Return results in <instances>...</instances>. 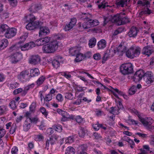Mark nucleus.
Masks as SVG:
<instances>
[{"mask_svg": "<svg viewBox=\"0 0 154 154\" xmlns=\"http://www.w3.org/2000/svg\"><path fill=\"white\" fill-rule=\"evenodd\" d=\"M51 38L54 39L51 40V38L47 36L41 38L43 45H43L42 47V51L44 53H51L54 52L57 49L58 46V42L57 39H59V36L56 35H53Z\"/></svg>", "mask_w": 154, "mask_h": 154, "instance_id": "obj_1", "label": "nucleus"}, {"mask_svg": "<svg viewBox=\"0 0 154 154\" xmlns=\"http://www.w3.org/2000/svg\"><path fill=\"white\" fill-rule=\"evenodd\" d=\"M24 19L28 23L26 26L27 29L31 30L39 27L40 23L38 21L35 20L37 18L33 14H30L27 15L24 17Z\"/></svg>", "mask_w": 154, "mask_h": 154, "instance_id": "obj_2", "label": "nucleus"}, {"mask_svg": "<svg viewBox=\"0 0 154 154\" xmlns=\"http://www.w3.org/2000/svg\"><path fill=\"white\" fill-rule=\"evenodd\" d=\"M125 15V13H120L117 14L113 16L112 19L111 21L116 23L118 25H121L129 23V21L127 17L124 16Z\"/></svg>", "mask_w": 154, "mask_h": 154, "instance_id": "obj_3", "label": "nucleus"}, {"mask_svg": "<svg viewBox=\"0 0 154 154\" xmlns=\"http://www.w3.org/2000/svg\"><path fill=\"white\" fill-rule=\"evenodd\" d=\"M120 72L124 75H128L133 72V66L130 63L122 64L120 67Z\"/></svg>", "mask_w": 154, "mask_h": 154, "instance_id": "obj_4", "label": "nucleus"}, {"mask_svg": "<svg viewBox=\"0 0 154 154\" xmlns=\"http://www.w3.org/2000/svg\"><path fill=\"white\" fill-rule=\"evenodd\" d=\"M17 78L20 81L25 82L28 81L31 78V75L29 70H26L22 71L17 75Z\"/></svg>", "mask_w": 154, "mask_h": 154, "instance_id": "obj_5", "label": "nucleus"}, {"mask_svg": "<svg viewBox=\"0 0 154 154\" xmlns=\"http://www.w3.org/2000/svg\"><path fill=\"white\" fill-rule=\"evenodd\" d=\"M140 121L144 126L146 127L148 129H152L154 127L151 125L153 122V120L151 118H143L141 117L140 119Z\"/></svg>", "mask_w": 154, "mask_h": 154, "instance_id": "obj_6", "label": "nucleus"}, {"mask_svg": "<svg viewBox=\"0 0 154 154\" xmlns=\"http://www.w3.org/2000/svg\"><path fill=\"white\" fill-rule=\"evenodd\" d=\"M143 78L146 85L152 83L154 81L153 75L151 72H147L145 73Z\"/></svg>", "mask_w": 154, "mask_h": 154, "instance_id": "obj_7", "label": "nucleus"}, {"mask_svg": "<svg viewBox=\"0 0 154 154\" xmlns=\"http://www.w3.org/2000/svg\"><path fill=\"white\" fill-rule=\"evenodd\" d=\"M17 33V30L14 28L9 27L7 32L5 33V36L8 38H11L14 36Z\"/></svg>", "mask_w": 154, "mask_h": 154, "instance_id": "obj_8", "label": "nucleus"}, {"mask_svg": "<svg viewBox=\"0 0 154 154\" xmlns=\"http://www.w3.org/2000/svg\"><path fill=\"white\" fill-rule=\"evenodd\" d=\"M144 72L142 70H140L137 71L133 76L134 81L137 82L140 81L143 77H144Z\"/></svg>", "mask_w": 154, "mask_h": 154, "instance_id": "obj_9", "label": "nucleus"}, {"mask_svg": "<svg viewBox=\"0 0 154 154\" xmlns=\"http://www.w3.org/2000/svg\"><path fill=\"white\" fill-rule=\"evenodd\" d=\"M29 88L30 87L28 86L25 87L23 89L22 88H18L14 90L13 94L15 95L21 93V95L22 96H24L27 94Z\"/></svg>", "mask_w": 154, "mask_h": 154, "instance_id": "obj_10", "label": "nucleus"}, {"mask_svg": "<svg viewBox=\"0 0 154 154\" xmlns=\"http://www.w3.org/2000/svg\"><path fill=\"white\" fill-rule=\"evenodd\" d=\"M42 6L40 4L33 3L29 6V10L32 13H35L42 8Z\"/></svg>", "mask_w": 154, "mask_h": 154, "instance_id": "obj_11", "label": "nucleus"}, {"mask_svg": "<svg viewBox=\"0 0 154 154\" xmlns=\"http://www.w3.org/2000/svg\"><path fill=\"white\" fill-rule=\"evenodd\" d=\"M22 58V54L17 53L12 55L11 57V60L13 63H16L20 60Z\"/></svg>", "mask_w": 154, "mask_h": 154, "instance_id": "obj_12", "label": "nucleus"}, {"mask_svg": "<svg viewBox=\"0 0 154 154\" xmlns=\"http://www.w3.org/2000/svg\"><path fill=\"white\" fill-rule=\"evenodd\" d=\"M76 22V19L75 18L72 19L69 23L65 26L64 28L65 31H66L70 30L75 25Z\"/></svg>", "mask_w": 154, "mask_h": 154, "instance_id": "obj_13", "label": "nucleus"}, {"mask_svg": "<svg viewBox=\"0 0 154 154\" xmlns=\"http://www.w3.org/2000/svg\"><path fill=\"white\" fill-rule=\"evenodd\" d=\"M17 47L20 48L22 51H25L29 50L28 45L27 43L23 45H20V44L18 45H18H16L12 46L10 48V51H11L14 50H16Z\"/></svg>", "mask_w": 154, "mask_h": 154, "instance_id": "obj_14", "label": "nucleus"}, {"mask_svg": "<svg viewBox=\"0 0 154 154\" xmlns=\"http://www.w3.org/2000/svg\"><path fill=\"white\" fill-rule=\"evenodd\" d=\"M153 52L154 51L152 47L149 46H147L144 47L142 50V53L149 57Z\"/></svg>", "mask_w": 154, "mask_h": 154, "instance_id": "obj_15", "label": "nucleus"}, {"mask_svg": "<svg viewBox=\"0 0 154 154\" xmlns=\"http://www.w3.org/2000/svg\"><path fill=\"white\" fill-rule=\"evenodd\" d=\"M107 86L108 87H106V91L112 93L116 97L119 98L117 95L114 92V91H115L116 92L120 95H122L123 94L122 93L121 91H119L117 89H114L110 86Z\"/></svg>", "mask_w": 154, "mask_h": 154, "instance_id": "obj_16", "label": "nucleus"}, {"mask_svg": "<svg viewBox=\"0 0 154 154\" xmlns=\"http://www.w3.org/2000/svg\"><path fill=\"white\" fill-rule=\"evenodd\" d=\"M138 32L137 28L135 27H131L128 33V35L130 37H135L137 34Z\"/></svg>", "mask_w": 154, "mask_h": 154, "instance_id": "obj_17", "label": "nucleus"}, {"mask_svg": "<svg viewBox=\"0 0 154 154\" xmlns=\"http://www.w3.org/2000/svg\"><path fill=\"white\" fill-rule=\"evenodd\" d=\"M126 47L125 46L120 45L117 48L116 52H117L119 55L122 56L124 53L126 52Z\"/></svg>", "mask_w": 154, "mask_h": 154, "instance_id": "obj_18", "label": "nucleus"}, {"mask_svg": "<svg viewBox=\"0 0 154 154\" xmlns=\"http://www.w3.org/2000/svg\"><path fill=\"white\" fill-rule=\"evenodd\" d=\"M50 31L49 29L45 26H42L40 28V30L39 32V36L42 35H46L50 33Z\"/></svg>", "mask_w": 154, "mask_h": 154, "instance_id": "obj_19", "label": "nucleus"}, {"mask_svg": "<svg viewBox=\"0 0 154 154\" xmlns=\"http://www.w3.org/2000/svg\"><path fill=\"white\" fill-rule=\"evenodd\" d=\"M82 49V47L81 46L72 48L69 50V53L71 55L73 56L77 54Z\"/></svg>", "mask_w": 154, "mask_h": 154, "instance_id": "obj_20", "label": "nucleus"}, {"mask_svg": "<svg viewBox=\"0 0 154 154\" xmlns=\"http://www.w3.org/2000/svg\"><path fill=\"white\" fill-rule=\"evenodd\" d=\"M31 119H26L23 125V130L24 131H26L30 129L31 126Z\"/></svg>", "mask_w": 154, "mask_h": 154, "instance_id": "obj_21", "label": "nucleus"}, {"mask_svg": "<svg viewBox=\"0 0 154 154\" xmlns=\"http://www.w3.org/2000/svg\"><path fill=\"white\" fill-rule=\"evenodd\" d=\"M8 40L6 38H3L0 40V50L6 48L8 45Z\"/></svg>", "mask_w": 154, "mask_h": 154, "instance_id": "obj_22", "label": "nucleus"}, {"mask_svg": "<svg viewBox=\"0 0 154 154\" xmlns=\"http://www.w3.org/2000/svg\"><path fill=\"white\" fill-rule=\"evenodd\" d=\"M40 57L38 55L33 56L29 61V62L31 64H35L40 62Z\"/></svg>", "mask_w": 154, "mask_h": 154, "instance_id": "obj_23", "label": "nucleus"}, {"mask_svg": "<svg viewBox=\"0 0 154 154\" xmlns=\"http://www.w3.org/2000/svg\"><path fill=\"white\" fill-rule=\"evenodd\" d=\"M88 146L87 145H83L79 146L78 152L79 154L86 153Z\"/></svg>", "mask_w": 154, "mask_h": 154, "instance_id": "obj_24", "label": "nucleus"}, {"mask_svg": "<svg viewBox=\"0 0 154 154\" xmlns=\"http://www.w3.org/2000/svg\"><path fill=\"white\" fill-rule=\"evenodd\" d=\"M126 55L128 57L130 58H133L135 57L133 49V47H131L126 51Z\"/></svg>", "mask_w": 154, "mask_h": 154, "instance_id": "obj_25", "label": "nucleus"}, {"mask_svg": "<svg viewBox=\"0 0 154 154\" xmlns=\"http://www.w3.org/2000/svg\"><path fill=\"white\" fill-rule=\"evenodd\" d=\"M106 46V42L104 39H101L97 43V47L98 49H102L104 48Z\"/></svg>", "mask_w": 154, "mask_h": 154, "instance_id": "obj_26", "label": "nucleus"}, {"mask_svg": "<svg viewBox=\"0 0 154 154\" xmlns=\"http://www.w3.org/2000/svg\"><path fill=\"white\" fill-rule=\"evenodd\" d=\"M128 0H116V4L117 6L123 7L125 5H126Z\"/></svg>", "mask_w": 154, "mask_h": 154, "instance_id": "obj_27", "label": "nucleus"}, {"mask_svg": "<svg viewBox=\"0 0 154 154\" xmlns=\"http://www.w3.org/2000/svg\"><path fill=\"white\" fill-rule=\"evenodd\" d=\"M30 74L31 75V78L38 76L40 73L39 70L37 68L33 69L30 70Z\"/></svg>", "mask_w": 154, "mask_h": 154, "instance_id": "obj_28", "label": "nucleus"}, {"mask_svg": "<svg viewBox=\"0 0 154 154\" xmlns=\"http://www.w3.org/2000/svg\"><path fill=\"white\" fill-rule=\"evenodd\" d=\"M9 27L6 24L2 25L0 26V35L6 32Z\"/></svg>", "mask_w": 154, "mask_h": 154, "instance_id": "obj_29", "label": "nucleus"}, {"mask_svg": "<svg viewBox=\"0 0 154 154\" xmlns=\"http://www.w3.org/2000/svg\"><path fill=\"white\" fill-rule=\"evenodd\" d=\"M85 59L84 54L79 52L77 54L76 58L75 61L76 62H79L82 61Z\"/></svg>", "mask_w": 154, "mask_h": 154, "instance_id": "obj_30", "label": "nucleus"}, {"mask_svg": "<svg viewBox=\"0 0 154 154\" xmlns=\"http://www.w3.org/2000/svg\"><path fill=\"white\" fill-rule=\"evenodd\" d=\"M102 126L103 125L102 124L100 125L98 122H97L95 124H93L92 125L93 128L95 131H98V130H99L100 127L104 130H105V127H103Z\"/></svg>", "mask_w": 154, "mask_h": 154, "instance_id": "obj_31", "label": "nucleus"}, {"mask_svg": "<svg viewBox=\"0 0 154 154\" xmlns=\"http://www.w3.org/2000/svg\"><path fill=\"white\" fill-rule=\"evenodd\" d=\"M96 40L94 38H91L89 40L88 43V45L90 48H92L96 45Z\"/></svg>", "mask_w": 154, "mask_h": 154, "instance_id": "obj_32", "label": "nucleus"}, {"mask_svg": "<svg viewBox=\"0 0 154 154\" xmlns=\"http://www.w3.org/2000/svg\"><path fill=\"white\" fill-rule=\"evenodd\" d=\"M75 150L72 147H68L66 150L65 154H74Z\"/></svg>", "mask_w": 154, "mask_h": 154, "instance_id": "obj_33", "label": "nucleus"}, {"mask_svg": "<svg viewBox=\"0 0 154 154\" xmlns=\"http://www.w3.org/2000/svg\"><path fill=\"white\" fill-rule=\"evenodd\" d=\"M8 108L7 106L4 105L0 106V115L5 114Z\"/></svg>", "mask_w": 154, "mask_h": 154, "instance_id": "obj_34", "label": "nucleus"}, {"mask_svg": "<svg viewBox=\"0 0 154 154\" xmlns=\"http://www.w3.org/2000/svg\"><path fill=\"white\" fill-rule=\"evenodd\" d=\"M137 87L135 86H132L128 90V93L130 95L134 94L136 91Z\"/></svg>", "mask_w": 154, "mask_h": 154, "instance_id": "obj_35", "label": "nucleus"}, {"mask_svg": "<svg viewBox=\"0 0 154 154\" xmlns=\"http://www.w3.org/2000/svg\"><path fill=\"white\" fill-rule=\"evenodd\" d=\"M63 113L62 115L63 117L62 119V120L63 121H66L68 119H69L71 118L69 114L66 112H63Z\"/></svg>", "mask_w": 154, "mask_h": 154, "instance_id": "obj_36", "label": "nucleus"}, {"mask_svg": "<svg viewBox=\"0 0 154 154\" xmlns=\"http://www.w3.org/2000/svg\"><path fill=\"white\" fill-rule=\"evenodd\" d=\"M133 49L135 57L137 56L140 53L141 48L139 47H136L135 48L133 47Z\"/></svg>", "mask_w": 154, "mask_h": 154, "instance_id": "obj_37", "label": "nucleus"}, {"mask_svg": "<svg viewBox=\"0 0 154 154\" xmlns=\"http://www.w3.org/2000/svg\"><path fill=\"white\" fill-rule=\"evenodd\" d=\"M58 136H55L53 137H50L48 140L51 144L53 145L55 143V141L58 139Z\"/></svg>", "mask_w": 154, "mask_h": 154, "instance_id": "obj_38", "label": "nucleus"}, {"mask_svg": "<svg viewBox=\"0 0 154 154\" xmlns=\"http://www.w3.org/2000/svg\"><path fill=\"white\" fill-rule=\"evenodd\" d=\"M9 106L10 108L14 110L16 108L17 106V104L14 100H13L11 101L9 103Z\"/></svg>", "mask_w": 154, "mask_h": 154, "instance_id": "obj_39", "label": "nucleus"}, {"mask_svg": "<svg viewBox=\"0 0 154 154\" xmlns=\"http://www.w3.org/2000/svg\"><path fill=\"white\" fill-rule=\"evenodd\" d=\"M90 22V24L91 27L95 26L99 24V22L98 20H89Z\"/></svg>", "mask_w": 154, "mask_h": 154, "instance_id": "obj_40", "label": "nucleus"}, {"mask_svg": "<svg viewBox=\"0 0 154 154\" xmlns=\"http://www.w3.org/2000/svg\"><path fill=\"white\" fill-rule=\"evenodd\" d=\"M45 77L42 76L40 77L37 81V84L38 85H40L42 84L45 80Z\"/></svg>", "mask_w": 154, "mask_h": 154, "instance_id": "obj_41", "label": "nucleus"}, {"mask_svg": "<svg viewBox=\"0 0 154 154\" xmlns=\"http://www.w3.org/2000/svg\"><path fill=\"white\" fill-rule=\"evenodd\" d=\"M101 0H99V1H97V3H98L100 2H101ZM101 4L98 5V7L99 8L101 9V8H104L105 7V4L106 3L105 2V0H103V1L101 2Z\"/></svg>", "mask_w": 154, "mask_h": 154, "instance_id": "obj_42", "label": "nucleus"}, {"mask_svg": "<svg viewBox=\"0 0 154 154\" xmlns=\"http://www.w3.org/2000/svg\"><path fill=\"white\" fill-rule=\"evenodd\" d=\"M137 4L144 6L145 5H147L149 4V2L147 0H144L143 2H142L141 0H139L137 2Z\"/></svg>", "mask_w": 154, "mask_h": 154, "instance_id": "obj_43", "label": "nucleus"}, {"mask_svg": "<svg viewBox=\"0 0 154 154\" xmlns=\"http://www.w3.org/2000/svg\"><path fill=\"white\" fill-rule=\"evenodd\" d=\"M116 52V50H113L112 49L109 50V52L108 53V56L106 57V59L107 57H112L114 54Z\"/></svg>", "mask_w": 154, "mask_h": 154, "instance_id": "obj_44", "label": "nucleus"}, {"mask_svg": "<svg viewBox=\"0 0 154 154\" xmlns=\"http://www.w3.org/2000/svg\"><path fill=\"white\" fill-rule=\"evenodd\" d=\"M34 138L35 140L39 141L43 140L44 139V137L42 134H39L35 135Z\"/></svg>", "mask_w": 154, "mask_h": 154, "instance_id": "obj_45", "label": "nucleus"}, {"mask_svg": "<svg viewBox=\"0 0 154 154\" xmlns=\"http://www.w3.org/2000/svg\"><path fill=\"white\" fill-rule=\"evenodd\" d=\"M19 86V84L16 82H12L10 84V88L12 89H14Z\"/></svg>", "mask_w": 154, "mask_h": 154, "instance_id": "obj_46", "label": "nucleus"}, {"mask_svg": "<svg viewBox=\"0 0 154 154\" xmlns=\"http://www.w3.org/2000/svg\"><path fill=\"white\" fill-rule=\"evenodd\" d=\"M53 128L56 131L58 132H60L62 130V126L59 125H54L53 126Z\"/></svg>", "mask_w": 154, "mask_h": 154, "instance_id": "obj_47", "label": "nucleus"}, {"mask_svg": "<svg viewBox=\"0 0 154 154\" xmlns=\"http://www.w3.org/2000/svg\"><path fill=\"white\" fill-rule=\"evenodd\" d=\"M90 22L88 20L87 22H85L83 24V27L85 29H86L91 27L90 24Z\"/></svg>", "mask_w": 154, "mask_h": 154, "instance_id": "obj_48", "label": "nucleus"}, {"mask_svg": "<svg viewBox=\"0 0 154 154\" xmlns=\"http://www.w3.org/2000/svg\"><path fill=\"white\" fill-rule=\"evenodd\" d=\"M52 64L54 68H57L60 66V63L59 61L55 60L52 61Z\"/></svg>", "mask_w": 154, "mask_h": 154, "instance_id": "obj_49", "label": "nucleus"}, {"mask_svg": "<svg viewBox=\"0 0 154 154\" xmlns=\"http://www.w3.org/2000/svg\"><path fill=\"white\" fill-rule=\"evenodd\" d=\"M27 37V35L25 34L24 35L22 36L20 38V40L18 43V45H19L22 43L25 40L26 38Z\"/></svg>", "mask_w": 154, "mask_h": 154, "instance_id": "obj_50", "label": "nucleus"}, {"mask_svg": "<svg viewBox=\"0 0 154 154\" xmlns=\"http://www.w3.org/2000/svg\"><path fill=\"white\" fill-rule=\"evenodd\" d=\"M52 98V95L50 94H48L45 96L44 99L45 101L47 102L51 100Z\"/></svg>", "mask_w": 154, "mask_h": 154, "instance_id": "obj_51", "label": "nucleus"}, {"mask_svg": "<svg viewBox=\"0 0 154 154\" xmlns=\"http://www.w3.org/2000/svg\"><path fill=\"white\" fill-rule=\"evenodd\" d=\"M151 13V11L149 8H147L146 9L141 11L140 13V14L143 15L145 14H150Z\"/></svg>", "mask_w": 154, "mask_h": 154, "instance_id": "obj_52", "label": "nucleus"}, {"mask_svg": "<svg viewBox=\"0 0 154 154\" xmlns=\"http://www.w3.org/2000/svg\"><path fill=\"white\" fill-rule=\"evenodd\" d=\"M65 98L69 100H72L74 98L73 94L71 93H66L65 97Z\"/></svg>", "mask_w": 154, "mask_h": 154, "instance_id": "obj_53", "label": "nucleus"}, {"mask_svg": "<svg viewBox=\"0 0 154 154\" xmlns=\"http://www.w3.org/2000/svg\"><path fill=\"white\" fill-rule=\"evenodd\" d=\"M74 140L73 137H69L66 138L65 140V142L66 143H73Z\"/></svg>", "mask_w": 154, "mask_h": 154, "instance_id": "obj_54", "label": "nucleus"}, {"mask_svg": "<svg viewBox=\"0 0 154 154\" xmlns=\"http://www.w3.org/2000/svg\"><path fill=\"white\" fill-rule=\"evenodd\" d=\"M86 131L84 129H81L79 132V136L81 137H83L86 133Z\"/></svg>", "mask_w": 154, "mask_h": 154, "instance_id": "obj_55", "label": "nucleus"}, {"mask_svg": "<svg viewBox=\"0 0 154 154\" xmlns=\"http://www.w3.org/2000/svg\"><path fill=\"white\" fill-rule=\"evenodd\" d=\"M40 111L45 117H47L48 116V112L45 108L43 107H41L40 109Z\"/></svg>", "mask_w": 154, "mask_h": 154, "instance_id": "obj_56", "label": "nucleus"}, {"mask_svg": "<svg viewBox=\"0 0 154 154\" xmlns=\"http://www.w3.org/2000/svg\"><path fill=\"white\" fill-rule=\"evenodd\" d=\"M61 75L68 79H70L71 78V76L70 73L66 72H62Z\"/></svg>", "mask_w": 154, "mask_h": 154, "instance_id": "obj_57", "label": "nucleus"}, {"mask_svg": "<svg viewBox=\"0 0 154 154\" xmlns=\"http://www.w3.org/2000/svg\"><path fill=\"white\" fill-rule=\"evenodd\" d=\"M9 3L12 6L14 7L17 5V0H8Z\"/></svg>", "mask_w": 154, "mask_h": 154, "instance_id": "obj_58", "label": "nucleus"}, {"mask_svg": "<svg viewBox=\"0 0 154 154\" xmlns=\"http://www.w3.org/2000/svg\"><path fill=\"white\" fill-rule=\"evenodd\" d=\"M76 121L78 123H81L83 122L84 121V119L79 116H77L76 117Z\"/></svg>", "mask_w": 154, "mask_h": 154, "instance_id": "obj_59", "label": "nucleus"}, {"mask_svg": "<svg viewBox=\"0 0 154 154\" xmlns=\"http://www.w3.org/2000/svg\"><path fill=\"white\" fill-rule=\"evenodd\" d=\"M36 107L35 103L33 102L32 103L29 107L30 110L32 112L35 110Z\"/></svg>", "mask_w": 154, "mask_h": 154, "instance_id": "obj_60", "label": "nucleus"}, {"mask_svg": "<svg viewBox=\"0 0 154 154\" xmlns=\"http://www.w3.org/2000/svg\"><path fill=\"white\" fill-rule=\"evenodd\" d=\"M28 45V47L29 49H30L34 47H35L36 45V44L34 43L33 42H30L27 43Z\"/></svg>", "mask_w": 154, "mask_h": 154, "instance_id": "obj_61", "label": "nucleus"}, {"mask_svg": "<svg viewBox=\"0 0 154 154\" xmlns=\"http://www.w3.org/2000/svg\"><path fill=\"white\" fill-rule=\"evenodd\" d=\"M56 99L59 101L61 102L63 100V96L60 94H58L56 97Z\"/></svg>", "mask_w": 154, "mask_h": 154, "instance_id": "obj_62", "label": "nucleus"}, {"mask_svg": "<svg viewBox=\"0 0 154 154\" xmlns=\"http://www.w3.org/2000/svg\"><path fill=\"white\" fill-rule=\"evenodd\" d=\"M35 43L36 45L37 46L43 45L42 42V38H40L37 40L35 41Z\"/></svg>", "mask_w": 154, "mask_h": 154, "instance_id": "obj_63", "label": "nucleus"}, {"mask_svg": "<svg viewBox=\"0 0 154 154\" xmlns=\"http://www.w3.org/2000/svg\"><path fill=\"white\" fill-rule=\"evenodd\" d=\"M18 151L17 148L16 146H14L11 149V152L12 154H17Z\"/></svg>", "mask_w": 154, "mask_h": 154, "instance_id": "obj_64", "label": "nucleus"}]
</instances>
